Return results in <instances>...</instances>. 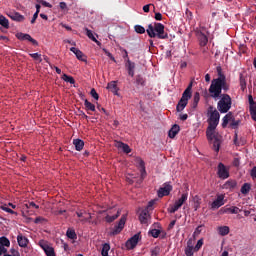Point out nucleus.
<instances>
[{
    "mask_svg": "<svg viewBox=\"0 0 256 256\" xmlns=\"http://www.w3.org/2000/svg\"><path fill=\"white\" fill-rule=\"evenodd\" d=\"M26 207H28V209H31V208L39 209V205L35 204V202L28 203Z\"/></svg>",
    "mask_w": 256,
    "mask_h": 256,
    "instance_id": "bf43d9fd",
    "label": "nucleus"
},
{
    "mask_svg": "<svg viewBox=\"0 0 256 256\" xmlns=\"http://www.w3.org/2000/svg\"><path fill=\"white\" fill-rule=\"evenodd\" d=\"M201 247H203V238H201L200 240H198L197 244L194 247V251L197 252L199 251V249H201Z\"/></svg>",
    "mask_w": 256,
    "mask_h": 256,
    "instance_id": "8fccbe9b",
    "label": "nucleus"
},
{
    "mask_svg": "<svg viewBox=\"0 0 256 256\" xmlns=\"http://www.w3.org/2000/svg\"><path fill=\"white\" fill-rule=\"evenodd\" d=\"M217 73L218 77L214 78L211 81L208 92L210 94V97L215 101L220 99L217 103L218 111H220V113H228L229 109H231V105H233L231 96L227 94L230 86L229 83H227V77L225 76V74H223V70L221 69V67H217Z\"/></svg>",
    "mask_w": 256,
    "mask_h": 256,
    "instance_id": "f257e3e1",
    "label": "nucleus"
},
{
    "mask_svg": "<svg viewBox=\"0 0 256 256\" xmlns=\"http://www.w3.org/2000/svg\"><path fill=\"white\" fill-rule=\"evenodd\" d=\"M203 226H198L196 229H195V231H194V233H193V237H194V239H195V237H199V235H201V228H202Z\"/></svg>",
    "mask_w": 256,
    "mask_h": 256,
    "instance_id": "3c124183",
    "label": "nucleus"
},
{
    "mask_svg": "<svg viewBox=\"0 0 256 256\" xmlns=\"http://www.w3.org/2000/svg\"><path fill=\"white\" fill-rule=\"evenodd\" d=\"M192 89H193V82H191L187 86V88L184 90L182 97L176 106V111L178 113H181V111H183L187 107L189 103V99H191V97L193 96Z\"/></svg>",
    "mask_w": 256,
    "mask_h": 256,
    "instance_id": "20e7f679",
    "label": "nucleus"
},
{
    "mask_svg": "<svg viewBox=\"0 0 256 256\" xmlns=\"http://www.w3.org/2000/svg\"><path fill=\"white\" fill-rule=\"evenodd\" d=\"M232 120H233V113L229 112L222 119V127H223V129H225V127H227V125H229V121H232Z\"/></svg>",
    "mask_w": 256,
    "mask_h": 256,
    "instance_id": "393cba45",
    "label": "nucleus"
},
{
    "mask_svg": "<svg viewBox=\"0 0 256 256\" xmlns=\"http://www.w3.org/2000/svg\"><path fill=\"white\" fill-rule=\"evenodd\" d=\"M208 113H210L208 118V127L206 129V137L208 141L213 143V149L216 153H219V149L221 147V135L217 132V125H219V119H221V115L219 111L214 110L213 106H210L208 109Z\"/></svg>",
    "mask_w": 256,
    "mask_h": 256,
    "instance_id": "f03ea898",
    "label": "nucleus"
},
{
    "mask_svg": "<svg viewBox=\"0 0 256 256\" xmlns=\"http://www.w3.org/2000/svg\"><path fill=\"white\" fill-rule=\"evenodd\" d=\"M7 15L12 21H16L17 23H23V21H25V16L21 15L19 12H10Z\"/></svg>",
    "mask_w": 256,
    "mask_h": 256,
    "instance_id": "ddd939ff",
    "label": "nucleus"
},
{
    "mask_svg": "<svg viewBox=\"0 0 256 256\" xmlns=\"http://www.w3.org/2000/svg\"><path fill=\"white\" fill-rule=\"evenodd\" d=\"M66 237H68V239H77V233H75L74 229H68L66 232Z\"/></svg>",
    "mask_w": 256,
    "mask_h": 256,
    "instance_id": "4c0bfd02",
    "label": "nucleus"
},
{
    "mask_svg": "<svg viewBox=\"0 0 256 256\" xmlns=\"http://www.w3.org/2000/svg\"><path fill=\"white\" fill-rule=\"evenodd\" d=\"M137 163H138V166L140 167V169H145V161H143V159L138 158Z\"/></svg>",
    "mask_w": 256,
    "mask_h": 256,
    "instance_id": "6e6d98bb",
    "label": "nucleus"
},
{
    "mask_svg": "<svg viewBox=\"0 0 256 256\" xmlns=\"http://www.w3.org/2000/svg\"><path fill=\"white\" fill-rule=\"evenodd\" d=\"M39 17V14L37 12L34 13L32 19H31V24H35V21H37V18Z\"/></svg>",
    "mask_w": 256,
    "mask_h": 256,
    "instance_id": "338daca9",
    "label": "nucleus"
},
{
    "mask_svg": "<svg viewBox=\"0 0 256 256\" xmlns=\"http://www.w3.org/2000/svg\"><path fill=\"white\" fill-rule=\"evenodd\" d=\"M0 245H3L4 247H11V241H9V238L2 236L0 237Z\"/></svg>",
    "mask_w": 256,
    "mask_h": 256,
    "instance_id": "e433bc0d",
    "label": "nucleus"
},
{
    "mask_svg": "<svg viewBox=\"0 0 256 256\" xmlns=\"http://www.w3.org/2000/svg\"><path fill=\"white\" fill-rule=\"evenodd\" d=\"M2 211H6V213H10V215H17V212L13 211L11 208L7 206H1Z\"/></svg>",
    "mask_w": 256,
    "mask_h": 256,
    "instance_id": "de8ad7c7",
    "label": "nucleus"
},
{
    "mask_svg": "<svg viewBox=\"0 0 256 256\" xmlns=\"http://www.w3.org/2000/svg\"><path fill=\"white\" fill-rule=\"evenodd\" d=\"M179 131H181V128L179 127V125L174 124L172 128L169 130L168 136L170 137V139H175Z\"/></svg>",
    "mask_w": 256,
    "mask_h": 256,
    "instance_id": "6ab92c4d",
    "label": "nucleus"
},
{
    "mask_svg": "<svg viewBox=\"0 0 256 256\" xmlns=\"http://www.w3.org/2000/svg\"><path fill=\"white\" fill-rule=\"evenodd\" d=\"M148 235H151V237H154V239H157V237H159V235H161V230H159V229L149 230Z\"/></svg>",
    "mask_w": 256,
    "mask_h": 256,
    "instance_id": "ea45409f",
    "label": "nucleus"
},
{
    "mask_svg": "<svg viewBox=\"0 0 256 256\" xmlns=\"http://www.w3.org/2000/svg\"><path fill=\"white\" fill-rule=\"evenodd\" d=\"M153 205H155V200L149 201L145 209H147V211H151V209L153 208Z\"/></svg>",
    "mask_w": 256,
    "mask_h": 256,
    "instance_id": "052dcab7",
    "label": "nucleus"
},
{
    "mask_svg": "<svg viewBox=\"0 0 256 256\" xmlns=\"http://www.w3.org/2000/svg\"><path fill=\"white\" fill-rule=\"evenodd\" d=\"M221 211H223V213H231V215H238V213H241V209L236 206L225 207L222 208Z\"/></svg>",
    "mask_w": 256,
    "mask_h": 256,
    "instance_id": "f3484780",
    "label": "nucleus"
},
{
    "mask_svg": "<svg viewBox=\"0 0 256 256\" xmlns=\"http://www.w3.org/2000/svg\"><path fill=\"white\" fill-rule=\"evenodd\" d=\"M189 197V194L187 193H183L181 195V197L175 201L174 205L178 208V209H181V207H183V204L187 201Z\"/></svg>",
    "mask_w": 256,
    "mask_h": 256,
    "instance_id": "dca6fc26",
    "label": "nucleus"
},
{
    "mask_svg": "<svg viewBox=\"0 0 256 256\" xmlns=\"http://www.w3.org/2000/svg\"><path fill=\"white\" fill-rule=\"evenodd\" d=\"M17 241L19 247H27V245H29V239H27L25 236H22L21 234L17 236Z\"/></svg>",
    "mask_w": 256,
    "mask_h": 256,
    "instance_id": "412c9836",
    "label": "nucleus"
},
{
    "mask_svg": "<svg viewBox=\"0 0 256 256\" xmlns=\"http://www.w3.org/2000/svg\"><path fill=\"white\" fill-rule=\"evenodd\" d=\"M62 79L66 83H70V85H75V78H73L72 76H69L67 74H63Z\"/></svg>",
    "mask_w": 256,
    "mask_h": 256,
    "instance_id": "c9c22d12",
    "label": "nucleus"
},
{
    "mask_svg": "<svg viewBox=\"0 0 256 256\" xmlns=\"http://www.w3.org/2000/svg\"><path fill=\"white\" fill-rule=\"evenodd\" d=\"M250 115L253 121H256V105L250 107Z\"/></svg>",
    "mask_w": 256,
    "mask_h": 256,
    "instance_id": "09e8293b",
    "label": "nucleus"
},
{
    "mask_svg": "<svg viewBox=\"0 0 256 256\" xmlns=\"http://www.w3.org/2000/svg\"><path fill=\"white\" fill-rule=\"evenodd\" d=\"M111 250V245L109 243H105L102 246L101 255L102 256H109V251Z\"/></svg>",
    "mask_w": 256,
    "mask_h": 256,
    "instance_id": "473e14b6",
    "label": "nucleus"
},
{
    "mask_svg": "<svg viewBox=\"0 0 256 256\" xmlns=\"http://www.w3.org/2000/svg\"><path fill=\"white\" fill-rule=\"evenodd\" d=\"M217 169H218L217 175L219 179H229V169L227 168V166H225V164L220 162L218 164Z\"/></svg>",
    "mask_w": 256,
    "mask_h": 256,
    "instance_id": "0eeeda50",
    "label": "nucleus"
},
{
    "mask_svg": "<svg viewBox=\"0 0 256 256\" xmlns=\"http://www.w3.org/2000/svg\"><path fill=\"white\" fill-rule=\"evenodd\" d=\"M159 253H161V248L159 246H155L151 249V256H159Z\"/></svg>",
    "mask_w": 256,
    "mask_h": 256,
    "instance_id": "c03bdc74",
    "label": "nucleus"
},
{
    "mask_svg": "<svg viewBox=\"0 0 256 256\" xmlns=\"http://www.w3.org/2000/svg\"><path fill=\"white\" fill-rule=\"evenodd\" d=\"M59 7L62 11H65L67 9V3L66 2H60Z\"/></svg>",
    "mask_w": 256,
    "mask_h": 256,
    "instance_id": "69168bd1",
    "label": "nucleus"
},
{
    "mask_svg": "<svg viewBox=\"0 0 256 256\" xmlns=\"http://www.w3.org/2000/svg\"><path fill=\"white\" fill-rule=\"evenodd\" d=\"M225 205V195L220 194L217 196L216 200H214L211 204L212 209H219V207H223Z\"/></svg>",
    "mask_w": 256,
    "mask_h": 256,
    "instance_id": "9b49d317",
    "label": "nucleus"
},
{
    "mask_svg": "<svg viewBox=\"0 0 256 256\" xmlns=\"http://www.w3.org/2000/svg\"><path fill=\"white\" fill-rule=\"evenodd\" d=\"M16 38H18L19 41H29L30 43H32V45H34L35 47L39 46V42H37V40H35L33 37H31V35L29 34H25L23 32H18L16 33Z\"/></svg>",
    "mask_w": 256,
    "mask_h": 256,
    "instance_id": "39448f33",
    "label": "nucleus"
},
{
    "mask_svg": "<svg viewBox=\"0 0 256 256\" xmlns=\"http://www.w3.org/2000/svg\"><path fill=\"white\" fill-rule=\"evenodd\" d=\"M171 191H173V186H171L169 183H164L163 187L159 188L158 190V197H167Z\"/></svg>",
    "mask_w": 256,
    "mask_h": 256,
    "instance_id": "1a4fd4ad",
    "label": "nucleus"
},
{
    "mask_svg": "<svg viewBox=\"0 0 256 256\" xmlns=\"http://www.w3.org/2000/svg\"><path fill=\"white\" fill-rule=\"evenodd\" d=\"M140 173H141V176L138 181L139 184L143 183L145 177H147V170L145 168H142V169H140Z\"/></svg>",
    "mask_w": 256,
    "mask_h": 256,
    "instance_id": "a19ab883",
    "label": "nucleus"
},
{
    "mask_svg": "<svg viewBox=\"0 0 256 256\" xmlns=\"http://www.w3.org/2000/svg\"><path fill=\"white\" fill-rule=\"evenodd\" d=\"M39 246L41 247V249H43L46 256H56L55 249L53 247L49 246V244H47V242L45 240H41L39 242Z\"/></svg>",
    "mask_w": 256,
    "mask_h": 256,
    "instance_id": "6e6552de",
    "label": "nucleus"
},
{
    "mask_svg": "<svg viewBox=\"0 0 256 256\" xmlns=\"http://www.w3.org/2000/svg\"><path fill=\"white\" fill-rule=\"evenodd\" d=\"M73 145L76 151H83V147H85V142L81 139H74Z\"/></svg>",
    "mask_w": 256,
    "mask_h": 256,
    "instance_id": "5701e85b",
    "label": "nucleus"
},
{
    "mask_svg": "<svg viewBox=\"0 0 256 256\" xmlns=\"http://www.w3.org/2000/svg\"><path fill=\"white\" fill-rule=\"evenodd\" d=\"M235 187H237V181L235 180H228L223 184V189H230V191L235 189Z\"/></svg>",
    "mask_w": 256,
    "mask_h": 256,
    "instance_id": "bb28decb",
    "label": "nucleus"
},
{
    "mask_svg": "<svg viewBox=\"0 0 256 256\" xmlns=\"http://www.w3.org/2000/svg\"><path fill=\"white\" fill-rule=\"evenodd\" d=\"M70 51H71L72 53H74V55H76V57H77V59H78L79 61H84V62L87 61V59L84 58V57H85V54H83V52H82L81 50H79L78 48L71 47V48H70Z\"/></svg>",
    "mask_w": 256,
    "mask_h": 256,
    "instance_id": "a211bd4d",
    "label": "nucleus"
},
{
    "mask_svg": "<svg viewBox=\"0 0 256 256\" xmlns=\"http://www.w3.org/2000/svg\"><path fill=\"white\" fill-rule=\"evenodd\" d=\"M218 233L222 237H225V235H229V226H220V227H218Z\"/></svg>",
    "mask_w": 256,
    "mask_h": 256,
    "instance_id": "2f4dec72",
    "label": "nucleus"
},
{
    "mask_svg": "<svg viewBox=\"0 0 256 256\" xmlns=\"http://www.w3.org/2000/svg\"><path fill=\"white\" fill-rule=\"evenodd\" d=\"M85 31H86V35H87L88 39H91V41H94V43H96V45H98V47H101V42H99V40H97V38H95L93 31H91L89 28H85Z\"/></svg>",
    "mask_w": 256,
    "mask_h": 256,
    "instance_id": "4be33fe9",
    "label": "nucleus"
},
{
    "mask_svg": "<svg viewBox=\"0 0 256 256\" xmlns=\"http://www.w3.org/2000/svg\"><path fill=\"white\" fill-rule=\"evenodd\" d=\"M134 31H136L139 35H143V33H145V27L141 25H135Z\"/></svg>",
    "mask_w": 256,
    "mask_h": 256,
    "instance_id": "79ce46f5",
    "label": "nucleus"
},
{
    "mask_svg": "<svg viewBox=\"0 0 256 256\" xmlns=\"http://www.w3.org/2000/svg\"><path fill=\"white\" fill-rule=\"evenodd\" d=\"M43 221H45V218L39 216L35 218L34 223L39 224V223H43Z\"/></svg>",
    "mask_w": 256,
    "mask_h": 256,
    "instance_id": "0e129e2a",
    "label": "nucleus"
},
{
    "mask_svg": "<svg viewBox=\"0 0 256 256\" xmlns=\"http://www.w3.org/2000/svg\"><path fill=\"white\" fill-rule=\"evenodd\" d=\"M146 33L150 39H155V37L158 39H169V34L165 32V25L162 23L155 22L154 25L149 24Z\"/></svg>",
    "mask_w": 256,
    "mask_h": 256,
    "instance_id": "7ed1b4c3",
    "label": "nucleus"
},
{
    "mask_svg": "<svg viewBox=\"0 0 256 256\" xmlns=\"http://www.w3.org/2000/svg\"><path fill=\"white\" fill-rule=\"evenodd\" d=\"M240 124L241 120H235V118H232L230 126L232 127V129H237V127H239Z\"/></svg>",
    "mask_w": 256,
    "mask_h": 256,
    "instance_id": "37998d69",
    "label": "nucleus"
},
{
    "mask_svg": "<svg viewBox=\"0 0 256 256\" xmlns=\"http://www.w3.org/2000/svg\"><path fill=\"white\" fill-rule=\"evenodd\" d=\"M0 25L4 27V29H9V19L3 15H0Z\"/></svg>",
    "mask_w": 256,
    "mask_h": 256,
    "instance_id": "72a5a7b5",
    "label": "nucleus"
},
{
    "mask_svg": "<svg viewBox=\"0 0 256 256\" xmlns=\"http://www.w3.org/2000/svg\"><path fill=\"white\" fill-rule=\"evenodd\" d=\"M84 106H85V110L88 112V115H91L89 111H92V112L96 111L95 104L89 102V100L87 99L84 100Z\"/></svg>",
    "mask_w": 256,
    "mask_h": 256,
    "instance_id": "a878e982",
    "label": "nucleus"
},
{
    "mask_svg": "<svg viewBox=\"0 0 256 256\" xmlns=\"http://www.w3.org/2000/svg\"><path fill=\"white\" fill-rule=\"evenodd\" d=\"M135 83H136V85H138L140 87H145L146 80H145V78L141 74H138L135 77Z\"/></svg>",
    "mask_w": 256,
    "mask_h": 256,
    "instance_id": "c756f323",
    "label": "nucleus"
},
{
    "mask_svg": "<svg viewBox=\"0 0 256 256\" xmlns=\"http://www.w3.org/2000/svg\"><path fill=\"white\" fill-rule=\"evenodd\" d=\"M116 147H117L118 149H122V151H123L124 153H126V154L131 153V148H130L126 143L117 142Z\"/></svg>",
    "mask_w": 256,
    "mask_h": 256,
    "instance_id": "cd10ccee",
    "label": "nucleus"
},
{
    "mask_svg": "<svg viewBox=\"0 0 256 256\" xmlns=\"http://www.w3.org/2000/svg\"><path fill=\"white\" fill-rule=\"evenodd\" d=\"M250 175L253 179H256V166H254L250 172Z\"/></svg>",
    "mask_w": 256,
    "mask_h": 256,
    "instance_id": "774afa93",
    "label": "nucleus"
},
{
    "mask_svg": "<svg viewBox=\"0 0 256 256\" xmlns=\"http://www.w3.org/2000/svg\"><path fill=\"white\" fill-rule=\"evenodd\" d=\"M196 37L198 38L201 47H205V45L209 43V38H207V35H205L201 30L196 31Z\"/></svg>",
    "mask_w": 256,
    "mask_h": 256,
    "instance_id": "f8f14e48",
    "label": "nucleus"
},
{
    "mask_svg": "<svg viewBox=\"0 0 256 256\" xmlns=\"http://www.w3.org/2000/svg\"><path fill=\"white\" fill-rule=\"evenodd\" d=\"M169 213H177V211H179V208L175 205L171 206L169 209H168Z\"/></svg>",
    "mask_w": 256,
    "mask_h": 256,
    "instance_id": "680f3d73",
    "label": "nucleus"
},
{
    "mask_svg": "<svg viewBox=\"0 0 256 256\" xmlns=\"http://www.w3.org/2000/svg\"><path fill=\"white\" fill-rule=\"evenodd\" d=\"M200 100H201V95L199 94V92H195L194 97H193V102L199 104Z\"/></svg>",
    "mask_w": 256,
    "mask_h": 256,
    "instance_id": "603ef678",
    "label": "nucleus"
},
{
    "mask_svg": "<svg viewBox=\"0 0 256 256\" xmlns=\"http://www.w3.org/2000/svg\"><path fill=\"white\" fill-rule=\"evenodd\" d=\"M105 55H107V57H109V59H111V61L115 62V57H113V54H111V52H109L107 49H103Z\"/></svg>",
    "mask_w": 256,
    "mask_h": 256,
    "instance_id": "5fc2aeb1",
    "label": "nucleus"
},
{
    "mask_svg": "<svg viewBox=\"0 0 256 256\" xmlns=\"http://www.w3.org/2000/svg\"><path fill=\"white\" fill-rule=\"evenodd\" d=\"M140 235L141 233H137L134 236H132L130 239H128L126 242V248L129 250L135 249L137 247V243H139Z\"/></svg>",
    "mask_w": 256,
    "mask_h": 256,
    "instance_id": "9d476101",
    "label": "nucleus"
},
{
    "mask_svg": "<svg viewBox=\"0 0 256 256\" xmlns=\"http://www.w3.org/2000/svg\"><path fill=\"white\" fill-rule=\"evenodd\" d=\"M76 215H77V217L80 218V221L82 223H87V221H89V219H91V214H88L89 215L88 218L83 216V215H87V212H76Z\"/></svg>",
    "mask_w": 256,
    "mask_h": 256,
    "instance_id": "7c9ffc66",
    "label": "nucleus"
},
{
    "mask_svg": "<svg viewBox=\"0 0 256 256\" xmlns=\"http://www.w3.org/2000/svg\"><path fill=\"white\" fill-rule=\"evenodd\" d=\"M10 253H11V256H21V254L19 253V251H17V250L14 249V248H11V249H10Z\"/></svg>",
    "mask_w": 256,
    "mask_h": 256,
    "instance_id": "e2e57ef3",
    "label": "nucleus"
},
{
    "mask_svg": "<svg viewBox=\"0 0 256 256\" xmlns=\"http://www.w3.org/2000/svg\"><path fill=\"white\" fill-rule=\"evenodd\" d=\"M119 215H121V212L118 211L116 215H113V216L107 215L105 217V219H106L107 223H113V221H115L116 219L119 218Z\"/></svg>",
    "mask_w": 256,
    "mask_h": 256,
    "instance_id": "58836bf2",
    "label": "nucleus"
},
{
    "mask_svg": "<svg viewBox=\"0 0 256 256\" xmlns=\"http://www.w3.org/2000/svg\"><path fill=\"white\" fill-rule=\"evenodd\" d=\"M107 89L111 91L114 95H117V91H119V88L117 87V81H111L107 85Z\"/></svg>",
    "mask_w": 256,
    "mask_h": 256,
    "instance_id": "b1692460",
    "label": "nucleus"
},
{
    "mask_svg": "<svg viewBox=\"0 0 256 256\" xmlns=\"http://www.w3.org/2000/svg\"><path fill=\"white\" fill-rule=\"evenodd\" d=\"M239 85L241 91L245 92L247 91V76L243 73L239 74Z\"/></svg>",
    "mask_w": 256,
    "mask_h": 256,
    "instance_id": "2eb2a0df",
    "label": "nucleus"
},
{
    "mask_svg": "<svg viewBox=\"0 0 256 256\" xmlns=\"http://www.w3.org/2000/svg\"><path fill=\"white\" fill-rule=\"evenodd\" d=\"M241 193L242 195H248L249 191H251V184L244 183L241 187Z\"/></svg>",
    "mask_w": 256,
    "mask_h": 256,
    "instance_id": "f704fd0d",
    "label": "nucleus"
},
{
    "mask_svg": "<svg viewBox=\"0 0 256 256\" xmlns=\"http://www.w3.org/2000/svg\"><path fill=\"white\" fill-rule=\"evenodd\" d=\"M125 67L128 71L130 77H135V62H132L130 59L126 60Z\"/></svg>",
    "mask_w": 256,
    "mask_h": 256,
    "instance_id": "4468645a",
    "label": "nucleus"
},
{
    "mask_svg": "<svg viewBox=\"0 0 256 256\" xmlns=\"http://www.w3.org/2000/svg\"><path fill=\"white\" fill-rule=\"evenodd\" d=\"M194 253H195V248L193 247V241L188 240L187 247L185 248V255L193 256Z\"/></svg>",
    "mask_w": 256,
    "mask_h": 256,
    "instance_id": "aec40b11",
    "label": "nucleus"
},
{
    "mask_svg": "<svg viewBox=\"0 0 256 256\" xmlns=\"http://www.w3.org/2000/svg\"><path fill=\"white\" fill-rule=\"evenodd\" d=\"M147 217H149V210H147V209L142 210V212L139 215L140 223H142V224L147 223Z\"/></svg>",
    "mask_w": 256,
    "mask_h": 256,
    "instance_id": "c85d7f7f",
    "label": "nucleus"
},
{
    "mask_svg": "<svg viewBox=\"0 0 256 256\" xmlns=\"http://www.w3.org/2000/svg\"><path fill=\"white\" fill-rule=\"evenodd\" d=\"M29 55L35 61H39V63H42L43 59L41 58V54H39V53H32V54H29Z\"/></svg>",
    "mask_w": 256,
    "mask_h": 256,
    "instance_id": "a18cd8bd",
    "label": "nucleus"
},
{
    "mask_svg": "<svg viewBox=\"0 0 256 256\" xmlns=\"http://www.w3.org/2000/svg\"><path fill=\"white\" fill-rule=\"evenodd\" d=\"M90 95L91 97H93V99H95V101H99V94L97 93V90H95V88L91 89Z\"/></svg>",
    "mask_w": 256,
    "mask_h": 256,
    "instance_id": "49530a36",
    "label": "nucleus"
},
{
    "mask_svg": "<svg viewBox=\"0 0 256 256\" xmlns=\"http://www.w3.org/2000/svg\"><path fill=\"white\" fill-rule=\"evenodd\" d=\"M154 19L156 21H162L163 20V14H161L160 12H156L155 16H154Z\"/></svg>",
    "mask_w": 256,
    "mask_h": 256,
    "instance_id": "13d9d810",
    "label": "nucleus"
},
{
    "mask_svg": "<svg viewBox=\"0 0 256 256\" xmlns=\"http://www.w3.org/2000/svg\"><path fill=\"white\" fill-rule=\"evenodd\" d=\"M248 101H249L250 108L256 106V102H255V100H253V96L252 95L248 96Z\"/></svg>",
    "mask_w": 256,
    "mask_h": 256,
    "instance_id": "864d4df0",
    "label": "nucleus"
},
{
    "mask_svg": "<svg viewBox=\"0 0 256 256\" xmlns=\"http://www.w3.org/2000/svg\"><path fill=\"white\" fill-rule=\"evenodd\" d=\"M127 222V216L123 215L118 224L116 226H114V229L111 232V235H119V233H121L123 231V229L125 228V223Z\"/></svg>",
    "mask_w": 256,
    "mask_h": 256,
    "instance_id": "423d86ee",
    "label": "nucleus"
},
{
    "mask_svg": "<svg viewBox=\"0 0 256 256\" xmlns=\"http://www.w3.org/2000/svg\"><path fill=\"white\" fill-rule=\"evenodd\" d=\"M40 3H41V5H43V7H48L49 9L53 8V5H51V3H49L45 0H41Z\"/></svg>",
    "mask_w": 256,
    "mask_h": 256,
    "instance_id": "4d7b16f0",
    "label": "nucleus"
}]
</instances>
